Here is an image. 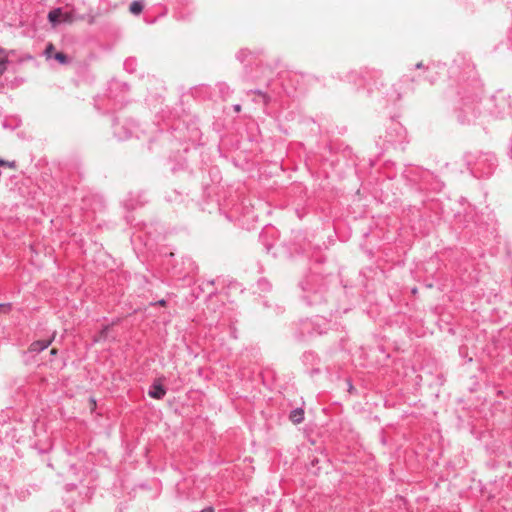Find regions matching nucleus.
<instances>
[{
  "mask_svg": "<svg viewBox=\"0 0 512 512\" xmlns=\"http://www.w3.org/2000/svg\"><path fill=\"white\" fill-rule=\"evenodd\" d=\"M11 310L10 304H0V314H7Z\"/></svg>",
  "mask_w": 512,
  "mask_h": 512,
  "instance_id": "obj_8",
  "label": "nucleus"
},
{
  "mask_svg": "<svg viewBox=\"0 0 512 512\" xmlns=\"http://www.w3.org/2000/svg\"><path fill=\"white\" fill-rule=\"evenodd\" d=\"M0 166L12 168V167H14V162L0 159Z\"/></svg>",
  "mask_w": 512,
  "mask_h": 512,
  "instance_id": "obj_11",
  "label": "nucleus"
},
{
  "mask_svg": "<svg viewBox=\"0 0 512 512\" xmlns=\"http://www.w3.org/2000/svg\"><path fill=\"white\" fill-rule=\"evenodd\" d=\"M304 419V411L301 408L295 409L290 413V420L294 424H300Z\"/></svg>",
  "mask_w": 512,
  "mask_h": 512,
  "instance_id": "obj_3",
  "label": "nucleus"
},
{
  "mask_svg": "<svg viewBox=\"0 0 512 512\" xmlns=\"http://www.w3.org/2000/svg\"><path fill=\"white\" fill-rule=\"evenodd\" d=\"M129 10L134 15H139L143 10V5L141 2L134 1L130 4Z\"/></svg>",
  "mask_w": 512,
  "mask_h": 512,
  "instance_id": "obj_5",
  "label": "nucleus"
},
{
  "mask_svg": "<svg viewBox=\"0 0 512 512\" xmlns=\"http://www.w3.org/2000/svg\"><path fill=\"white\" fill-rule=\"evenodd\" d=\"M156 304L160 305V306H165L166 305V301L165 300H159Z\"/></svg>",
  "mask_w": 512,
  "mask_h": 512,
  "instance_id": "obj_13",
  "label": "nucleus"
},
{
  "mask_svg": "<svg viewBox=\"0 0 512 512\" xmlns=\"http://www.w3.org/2000/svg\"><path fill=\"white\" fill-rule=\"evenodd\" d=\"M416 67H417V68H421V67H422V63H418V64L416 65Z\"/></svg>",
  "mask_w": 512,
  "mask_h": 512,
  "instance_id": "obj_19",
  "label": "nucleus"
},
{
  "mask_svg": "<svg viewBox=\"0 0 512 512\" xmlns=\"http://www.w3.org/2000/svg\"><path fill=\"white\" fill-rule=\"evenodd\" d=\"M166 394L164 387L161 384H154L149 391V396L155 399H162Z\"/></svg>",
  "mask_w": 512,
  "mask_h": 512,
  "instance_id": "obj_1",
  "label": "nucleus"
},
{
  "mask_svg": "<svg viewBox=\"0 0 512 512\" xmlns=\"http://www.w3.org/2000/svg\"><path fill=\"white\" fill-rule=\"evenodd\" d=\"M7 60L6 59H0V76L5 72L7 68Z\"/></svg>",
  "mask_w": 512,
  "mask_h": 512,
  "instance_id": "obj_9",
  "label": "nucleus"
},
{
  "mask_svg": "<svg viewBox=\"0 0 512 512\" xmlns=\"http://www.w3.org/2000/svg\"><path fill=\"white\" fill-rule=\"evenodd\" d=\"M108 329H109L108 327H105V328L100 332L99 337L95 338V341H100L101 339L106 338L107 333H108Z\"/></svg>",
  "mask_w": 512,
  "mask_h": 512,
  "instance_id": "obj_10",
  "label": "nucleus"
},
{
  "mask_svg": "<svg viewBox=\"0 0 512 512\" xmlns=\"http://www.w3.org/2000/svg\"><path fill=\"white\" fill-rule=\"evenodd\" d=\"M55 337V333H52L47 339L45 340H37V341H34V352L35 351H42L44 350L45 348H47L51 342L53 341Z\"/></svg>",
  "mask_w": 512,
  "mask_h": 512,
  "instance_id": "obj_2",
  "label": "nucleus"
},
{
  "mask_svg": "<svg viewBox=\"0 0 512 512\" xmlns=\"http://www.w3.org/2000/svg\"><path fill=\"white\" fill-rule=\"evenodd\" d=\"M57 352H58V350H57L56 348H52V349L50 350V354H51V355H56V354H57Z\"/></svg>",
  "mask_w": 512,
  "mask_h": 512,
  "instance_id": "obj_15",
  "label": "nucleus"
},
{
  "mask_svg": "<svg viewBox=\"0 0 512 512\" xmlns=\"http://www.w3.org/2000/svg\"><path fill=\"white\" fill-rule=\"evenodd\" d=\"M234 111L237 112V113L240 112L241 111V106L240 105H235L234 106Z\"/></svg>",
  "mask_w": 512,
  "mask_h": 512,
  "instance_id": "obj_14",
  "label": "nucleus"
},
{
  "mask_svg": "<svg viewBox=\"0 0 512 512\" xmlns=\"http://www.w3.org/2000/svg\"><path fill=\"white\" fill-rule=\"evenodd\" d=\"M54 50V46L52 44H49L45 49V54L47 57H51V54Z\"/></svg>",
  "mask_w": 512,
  "mask_h": 512,
  "instance_id": "obj_12",
  "label": "nucleus"
},
{
  "mask_svg": "<svg viewBox=\"0 0 512 512\" xmlns=\"http://www.w3.org/2000/svg\"><path fill=\"white\" fill-rule=\"evenodd\" d=\"M61 17H62V10L60 8L50 11L48 14V19L53 25H55L58 22H61Z\"/></svg>",
  "mask_w": 512,
  "mask_h": 512,
  "instance_id": "obj_4",
  "label": "nucleus"
},
{
  "mask_svg": "<svg viewBox=\"0 0 512 512\" xmlns=\"http://www.w3.org/2000/svg\"><path fill=\"white\" fill-rule=\"evenodd\" d=\"M54 58L59 61L61 64L67 63V56L62 52H57L54 55Z\"/></svg>",
  "mask_w": 512,
  "mask_h": 512,
  "instance_id": "obj_7",
  "label": "nucleus"
},
{
  "mask_svg": "<svg viewBox=\"0 0 512 512\" xmlns=\"http://www.w3.org/2000/svg\"><path fill=\"white\" fill-rule=\"evenodd\" d=\"M74 21V17L72 15V13H63L62 12V17H61V22H65V23H73Z\"/></svg>",
  "mask_w": 512,
  "mask_h": 512,
  "instance_id": "obj_6",
  "label": "nucleus"
},
{
  "mask_svg": "<svg viewBox=\"0 0 512 512\" xmlns=\"http://www.w3.org/2000/svg\"><path fill=\"white\" fill-rule=\"evenodd\" d=\"M90 402H91V408L94 409L96 406V401L94 399H91Z\"/></svg>",
  "mask_w": 512,
  "mask_h": 512,
  "instance_id": "obj_16",
  "label": "nucleus"
},
{
  "mask_svg": "<svg viewBox=\"0 0 512 512\" xmlns=\"http://www.w3.org/2000/svg\"><path fill=\"white\" fill-rule=\"evenodd\" d=\"M202 512H214V511L212 508H207V509L202 510Z\"/></svg>",
  "mask_w": 512,
  "mask_h": 512,
  "instance_id": "obj_18",
  "label": "nucleus"
},
{
  "mask_svg": "<svg viewBox=\"0 0 512 512\" xmlns=\"http://www.w3.org/2000/svg\"><path fill=\"white\" fill-rule=\"evenodd\" d=\"M353 390H354V387H353V385L349 382L348 391H349L350 393H352V392H353Z\"/></svg>",
  "mask_w": 512,
  "mask_h": 512,
  "instance_id": "obj_17",
  "label": "nucleus"
}]
</instances>
